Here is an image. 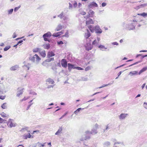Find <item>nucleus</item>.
Returning <instances> with one entry per match:
<instances>
[{"mask_svg":"<svg viewBox=\"0 0 147 147\" xmlns=\"http://www.w3.org/2000/svg\"><path fill=\"white\" fill-rule=\"evenodd\" d=\"M40 55L43 57H45L46 54L45 51H43L39 52Z\"/></svg>","mask_w":147,"mask_h":147,"instance_id":"obj_21","label":"nucleus"},{"mask_svg":"<svg viewBox=\"0 0 147 147\" xmlns=\"http://www.w3.org/2000/svg\"><path fill=\"white\" fill-rule=\"evenodd\" d=\"M110 144V143L109 142H107L104 144V147H108Z\"/></svg>","mask_w":147,"mask_h":147,"instance_id":"obj_30","label":"nucleus"},{"mask_svg":"<svg viewBox=\"0 0 147 147\" xmlns=\"http://www.w3.org/2000/svg\"><path fill=\"white\" fill-rule=\"evenodd\" d=\"M88 28L92 32H93L94 31V27L92 25H90L87 26Z\"/></svg>","mask_w":147,"mask_h":147,"instance_id":"obj_14","label":"nucleus"},{"mask_svg":"<svg viewBox=\"0 0 147 147\" xmlns=\"http://www.w3.org/2000/svg\"><path fill=\"white\" fill-rule=\"evenodd\" d=\"M80 14L82 15H84L86 14V13L84 11H82L80 13Z\"/></svg>","mask_w":147,"mask_h":147,"instance_id":"obj_49","label":"nucleus"},{"mask_svg":"<svg viewBox=\"0 0 147 147\" xmlns=\"http://www.w3.org/2000/svg\"><path fill=\"white\" fill-rule=\"evenodd\" d=\"M63 28V26L61 25V24L58 25L56 28L55 30L57 31H58L61 30Z\"/></svg>","mask_w":147,"mask_h":147,"instance_id":"obj_15","label":"nucleus"},{"mask_svg":"<svg viewBox=\"0 0 147 147\" xmlns=\"http://www.w3.org/2000/svg\"><path fill=\"white\" fill-rule=\"evenodd\" d=\"M121 144V142H115L114 143V145H116L117 144Z\"/></svg>","mask_w":147,"mask_h":147,"instance_id":"obj_59","label":"nucleus"},{"mask_svg":"<svg viewBox=\"0 0 147 147\" xmlns=\"http://www.w3.org/2000/svg\"><path fill=\"white\" fill-rule=\"evenodd\" d=\"M98 48H100V49H106V48H105L104 46H103L102 45H100L98 46Z\"/></svg>","mask_w":147,"mask_h":147,"instance_id":"obj_37","label":"nucleus"},{"mask_svg":"<svg viewBox=\"0 0 147 147\" xmlns=\"http://www.w3.org/2000/svg\"><path fill=\"white\" fill-rule=\"evenodd\" d=\"M147 57V55H144L142 56L141 57V59H142L143 58H144V57Z\"/></svg>","mask_w":147,"mask_h":147,"instance_id":"obj_52","label":"nucleus"},{"mask_svg":"<svg viewBox=\"0 0 147 147\" xmlns=\"http://www.w3.org/2000/svg\"><path fill=\"white\" fill-rule=\"evenodd\" d=\"M46 84L48 86L47 88H53L54 86V85H49V84H53L55 83L54 81L52 79L49 78L46 80Z\"/></svg>","mask_w":147,"mask_h":147,"instance_id":"obj_1","label":"nucleus"},{"mask_svg":"<svg viewBox=\"0 0 147 147\" xmlns=\"http://www.w3.org/2000/svg\"><path fill=\"white\" fill-rule=\"evenodd\" d=\"M44 47L45 49H48L50 48V46L49 44H47L44 45Z\"/></svg>","mask_w":147,"mask_h":147,"instance_id":"obj_25","label":"nucleus"},{"mask_svg":"<svg viewBox=\"0 0 147 147\" xmlns=\"http://www.w3.org/2000/svg\"><path fill=\"white\" fill-rule=\"evenodd\" d=\"M106 5V3H103L102 4V6L103 7L105 6Z\"/></svg>","mask_w":147,"mask_h":147,"instance_id":"obj_53","label":"nucleus"},{"mask_svg":"<svg viewBox=\"0 0 147 147\" xmlns=\"http://www.w3.org/2000/svg\"><path fill=\"white\" fill-rule=\"evenodd\" d=\"M94 30L97 33L100 34L102 32V30L98 26H96L94 27Z\"/></svg>","mask_w":147,"mask_h":147,"instance_id":"obj_7","label":"nucleus"},{"mask_svg":"<svg viewBox=\"0 0 147 147\" xmlns=\"http://www.w3.org/2000/svg\"><path fill=\"white\" fill-rule=\"evenodd\" d=\"M18 67V66L17 65H16L12 67L10 69L11 70H15L17 69Z\"/></svg>","mask_w":147,"mask_h":147,"instance_id":"obj_26","label":"nucleus"},{"mask_svg":"<svg viewBox=\"0 0 147 147\" xmlns=\"http://www.w3.org/2000/svg\"><path fill=\"white\" fill-rule=\"evenodd\" d=\"M85 47L86 50L88 51L91 50L92 48L90 42L87 43L85 45Z\"/></svg>","mask_w":147,"mask_h":147,"instance_id":"obj_5","label":"nucleus"},{"mask_svg":"<svg viewBox=\"0 0 147 147\" xmlns=\"http://www.w3.org/2000/svg\"><path fill=\"white\" fill-rule=\"evenodd\" d=\"M6 121L0 117V123H5Z\"/></svg>","mask_w":147,"mask_h":147,"instance_id":"obj_36","label":"nucleus"},{"mask_svg":"<svg viewBox=\"0 0 147 147\" xmlns=\"http://www.w3.org/2000/svg\"><path fill=\"white\" fill-rule=\"evenodd\" d=\"M113 45H118V44L117 42H114L113 43Z\"/></svg>","mask_w":147,"mask_h":147,"instance_id":"obj_55","label":"nucleus"},{"mask_svg":"<svg viewBox=\"0 0 147 147\" xmlns=\"http://www.w3.org/2000/svg\"><path fill=\"white\" fill-rule=\"evenodd\" d=\"M28 98H26L25 97H24L23 99L21 100L20 101V102H22L23 101L25 100L28 99Z\"/></svg>","mask_w":147,"mask_h":147,"instance_id":"obj_41","label":"nucleus"},{"mask_svg":"<svg viewBox=\"0 0 147 147\" xmlns=\"http://www.w3.org/2000/svg\"><path fill=\"white\" fill-rule=\"evenodd\" d=\"M0 115H1V117H5L7 116V115L6 113H5L3 112H2V113H1Z\"/></svg>","mask_w":147,"mask_h":147,"instance_id":"obj_29","label":"nucleus"},{"mask_svg":"<svg viewBox=\"0 0 147 147\" xmlns=\"http://www.w3.org/2000/svg\"><path fill=\"white\" fill-rule=\"evenodd\" d=\"M63 34L62 31H61L56 33H54L53 34V36L54 37H57Z\"/></svg>","mask_w":147,"mask_h":147,"instance_id":"obj_12","label":"nucleus"},{"mask_svg":"<svg viewBox=\"0 0 147 147\" xmlns=\"http://www.w3.org/2000/svg\"><path fill=\"white\" fill-rule=\"evenodd\" d=\"M147 51L145 50H141L140 51V52H146Z\"/></svg>","mask_w":147,"mask_h":147,"instance_id":"obj_63","label":"nucleus"},{"mask_svg":"<svg viewBox=\"0 0 147 147\" xmlns=\"http://www.w3.org/2000/svg\"><path fill=\"white\" fill-rule=\"evenodd\" d=\"M51 36V33L49 32H48L44 34L43 36V37L44 38V40L45 41H49L47 38H50Z\"/></svg>","mask_w":147,"mask_h":147,"instance_id":"obj_2","label":"nucleus"},{"mask_svg":"<svg viewBox=\"0 0 147 147\" xmlns=\"http://www.w3.org/2000/svg\"><path fill=\"white\" fill-rule=\"evenodd\" d=\"M90 138V137L89 136H86L85 138V140H87L88 139H89Z\"/></svg>","mask_w":147,"mask_h":147,"instance_id":"obj_56","label":"nucleus"},{"mask_svg":"<svg viewBox=\"0 0 147 147\" xmlns=\"http://www.w3.org/2000/svg\"><path fill=\"white\" fill-rule=\"evenodd\" d=\"M128 115L127 114H121L119 116V119H125Z\"/></svg>","mask_w":147,"mask_h":147,"instance_id":"obj_16","label":"nucleus"},{"mask_svg":"<svg viewBox=\"0 0 147 147\" xmlns=\"http://www.w3.org/2000/svg\"><path fill=\"white\" fill-rule=\"evenodd\" d=\"M31 105L32 104L30 105H29L28 106V107H27V109H26L27 110H28L29 109V108H30V106H31Z\"/></svg>","mask_w":147,"mask_h":147,"instance_id":"obj_60","label":"nucleus"},{"mask_svg":"<svg viewBox=\"0 0 147 147\" xmlns=\"http://www.w3.org/2000/svg\"><path fill=\"white\" fill-rule=\"evenodd\" d=\"M140 94H138V95L136 96V98H137V97H140Z\"/></svg>","mask_w":147,"mask_h":147,"instance_id":"obj_64","label":"nucleus"},{"mask_svg":"<svg viewBox=\"0 0 147 147\" xmlns=\"http://www.w3.org/2000/svg\"><path fill=\"white\" fill-rule=\"evenodd\" d=\"M87 33L85 34L84 36L86 38L88 39L90 36L91 34L88 29L87 30Z\"/></svg>","mask_w":147,"mask_h":147,"instance_id":"obj_17","label":"nucleus"},{"mask_svg":"<svg viewBox=\"0 0 147 147\" xmlns=\"http://www.w3.org/2000/svg\"><path fill=\"white\" fill-rule=\"evenodd\" d=\"M142 55L141 54H138V55H137V56H136V57L137 58L139 56H141V57H142Z\"/></svg>","mask_w":147,"mask_h":147,"instance_id":"obj_61","label":"nucleus"},{"mask_svg":"<svg viewBox=\"0 0 147 147\" xmlns=\"http://www.w3.org/2000/svg\"><path fill=\"white\" fill-rule=\"evenodd\" d=\"M5 97V96H0V99L2 100L4 99Z\"/></svg>","mask_w":147,"mask_h":147,"instance_id":"obj_44","label":"nucleus"},{"mask_svg":"<svg viewBox=\"0 0 147 147\" xmlns=\"http://www.w3.org/2000/svg\"><path fill=\"white\" fill-rule=\"evenodd\" d=\"M145 84H146L145 83H144L142 85V89H143L144 88V87L145 85Z\"/></svg>","mask_w":147,"mask_h":147,"instance_id":"obj_58","label":"nucleus"},{"mask_svg":"<svg viewBox=\"0 0 147 147\" xmlns=\"http://www.w3.org/2000/svg\"><path fill=\"white\" fill-rule=\"evenodd\" d=\"M12 121V119H9L8 121L7 124V125L10 127H12L15 126V124L14 123H13Z\"/></svg>","mask_w":147,"mask_h":147,"instance_id":"obj_9","label":"nucleus"},{"mask_svg":"<svg viewBox=\"0 0 147 147\" xmlns=\"http://www.w3.org/2000/svg\"><path fill=\"white\" fill-rule=\"evenodd\" d=\"M39 50V49L37 48H36L33 50V52L34 53H36L38 52Z\"/></svg>","mask_w":147,"mask_h":147,"instance_id":"obj_32","label":"nucleus"},{"mask_svg":"<svg viewBox=\"0 0 147 147\" xmlns=\"http://www.w3.org/2000/svg\"><path fill=\"white\" fill-rule=\"evenodd\" d=\"M24 89V88L21 89L20 88H18V90L16 95L17 97H19L21 95L23 94Z\"/></svg>","mask_w":147,"mask_h":147,"instance_id":"obj_6","label":"nucleus"},{"mask_svg":"<svg viewBox=\"0 0 147 147\" xmlns=\"http://www.w3.org/2000/svg\"><path fill=\"white\" fill-rule=\"evenodd\" d=\"M16 36H17L16 33L15 32L14 33L12 36V37L13 38H15L16 37Z\"/></svg>","mask_w":147,"mask_h":147,"instance_id":"obj_46","label":"nucleus"},{"mask_svg":"<svg viewBox=\"0 0 147 147\" xmlns=\"http://www.w3.org/2000/svg\"><path fill=\"white\" fill-rule=\"evenodd\" d=\"M137 15H138L141 16L143 17L147 16V13L144 12L141 14L138 13Z\"/></svg>","mask_w":147,"mask_h":147,"instance_id":"obj_28","label":"nucleus"},{"mask_svg":"<svg viewBox=\"0 0 147 147\" xmlns=\"http://www.w3.org/2000/svg\"><path fill=\"white\" fill-rule=\"evenodd\" d=\"M94 24V21L91 18H87L86 22V25L88 26L90 25V24Z\"/></svg>","mask_w":147,"mask_h":147,"instance_id":"obj_4","label":"nucleus"},{"mask_svg":"<svg viewBox=\"0 0 147 147\" xmlns=\"http://www.w3.org/2000/svg\"><path fill=\"white\" fill-rule=\"evenodd\" d=\"M84 109V108H79L74 112V113L76 114H77L80 112V110H83Z\"/></svg>","mask_w":147,"mask_h":147,"instance_id":"obj_24","label":"nucleus"},{"mask_svg":"<svg viewBox=\"0 0 147 147\" xmlns=\"http://www.w3.org/2000/svg\"><path fill=\"white\" fill-rule=\"evenodd\" d=\"M62 37H68L69 36V33L67 31L65 34L64 35H63Z\"/></svg>","mask_w":147,"mask_h":147,"instance_id":"obj_35","label":"nucleus"},{"mask_svg":"<svg viewBox=\"0 0 147 147\" xmlns=\"http://www.w3.org/2000/svg\"><path fill=\"white\" fill-rule=\"evenodd\" d=\"M75 69H77L79 70H84L83 68H82L80 67H76Z\"/></svg>","mask_w":147,"mask_h":147,"instance_id":"obj_38","label":"nucleus"},{"mask_svg":"<svg viewBox=\"0 0 147 147\" xmlns=\"http://www.w3.org/2000/svg\"><path fill=\"white\" fill-rule=\"evenodd\" d=\"M96 40H94L92 42V44L93 45H95L96 43Z\"/></svg>","mask_w":147,"mask_h":147,"instance_id":"obj_50","label":"nucleus"},{"mask_svg":"<svg viewBox=\"0 0 147 147\" xmlns=\"http://www.w3.org/2000/svg\"><path fill=\"white\" fill-rule=\"evenodd\" d=\"M54 59L53 58H51V59H47L46 60V61L47 62H49L51 61L52 60H53Z\"/></svg>","mask_w":147,"mask_h":147,"instance_id":"obj_43","label":"nucleus"},{"mask_svg":"<svg viewBox=\"0 0 147 147\" xmlns=\"http://www.w3.org/2000/svg\"><path fill=\"white\" fill-rule=\"evenodd\" d=\"M23 40H20V41H19L18 43V45L19 43H22V42H23Z\"/></svg>","mask_w":147,"mask_h":147,"instance_id":"obj_62","label":"nucleus"},{"mask_svg":"<svg viewBox=\"0 0 147 147\" xmlns=\"http://www.w3.org/2000/svg\"><path fill=\"white\" fill-rule=\"evenodd\" d=\"M13 11V9H11L10 10H9L8 11V13L9 14H11L12 13Z\"/></svg>","mask_w":147,"mask_h":147,"instance_id":"obj_40","label":"nucleus"},{"mask_svg":"<svg viewBox=\"0 0 147 147\" xmlns=\"http://www.w3.org/2000/svg\"><path fill=\"white\" fill-rule=\"evenodd\" d=\"M90 69V67L89 66H88L85 69V70L86 71H87L89 70Z\"/></svg>","mask_w":147,"mask_h":147,"instance_id":"obj_45","label":"nucleus"},{"mask_svg":"<svg viewBox=\"0 0 147 147\" xmlns=\"http://www.w3.org/2000/svg\"><path fill=\"white\" fill-rule=\"evenodd\" d=\"M57 43L58 45H62V44H63V42L62 41H59L57 42Z\"/></svg>","mask_w":147,"mask_h":147,"instance_id":"obj_42","label":"nucleus"},{"mask_svg":"<svg viewBox=\"0 0 147 147\" xmlns=\"http://www.w3.org/2000/svg\"><path fill=\"white\" fill-rule=\"evenodd\" d=\"M11 47L10 46H7L4 49V50L5 51H7Z\"/></svg>","mask_w":147,"mask_h":147,"instance_id":"obj_31","label":"nucleus"},{"mask_svg":"<svg viewBox=\"0 0 147 147\" xmlns=\"http://www.w3.org/2000/svg\"><path fill=\"white\" fill-rule=\"evenodd\" d=\"M90 132H91L90 131H86V133L87 134H90Z\"/></svg>","mask_w":147,"mask_h":147,"instance_id":"obj_57","label":"nucleus"},{"mask_svg":"<svg viewBox=\"0 0 147 147\" xmlns=\"http://www.w3.org/2000/svg\"><path fill=\"white\" fill-rule=\"evenodd\" d=\"M138 72L136 71H134L130 72V74H131L132 75L137 74H138Z\"/></svg>","mask_w":147,"mask_h":147,"instance_id":"obj_33","label":"nucleus"},{"mask_svg":"<svg viewBox=\"0 0 147 147\" xmlns=\"http://www.w3.org/2000/svg\"><path fill=\"white\" fill-rule=\"evenodd\" d=\"M68 70L69 71H71L72 69H75L76 67H74V65H73L70 63H68Z\"/></svg>","mask_w":147,"mask_h":147,"instance_id":"obj_13","label":"nucleus"},{"mask_svg":"<svg viewBox=\"0 0 147 147\" xmlns=\"http://www.w3.org/2000/svg\"><path fill=\"white\" fill-rule=\"evenodd\" d=\"M67 114V113H65L64 115H62V117L59 118V119H62V118H63Z\"/></svg>","mask_w":147,"mask_h":147,"instance_id":"obj_54","label":"nucleus"},{"mask_svg":"<svg viewBox=\"0 0 147 147\" xmlns=\"http://www.w3.org/2000/svg\"><path fill=\"white\" fill-rule=\"evenodd\" d=\"M55 55V54L53 52H49L48 53L47 57H49L53 56Z\"/></svg>","mask_w":147,"mask_h":147,"instance_id":"obj_19","label":"nucleus"},{"mask_svg":"<svg viewBox=\"0 0 147 147\" xmlns=\"http://www.w3.org/2000/svg\"><path fill=\"white\" fill-rule=\"evenodd\" d=\"M67 61L66 60L64 59H63L61 60V65L62 66L65 68L67 67Z\"/></svg>","mask_w":147,"mask_h":147,"instance_id":"obj_8","label":"nucleus"},{"mask_svg":"<svg viewBox=\"0 0 147 147\" xmlns=\"http://www.w3.org/2000/svg\"><path fill=\"white\" fill-rule=\"evenodd\" d=\"M32 136L30 133H28V134H25L23 136V139H27L28 138H30Z\"/></svg>","mask_w":147,"mask_h":147,"instance_id":"obj_18","label":"nucleus"},{"mask_svg":"<svg viewBox=\"0 0 147 147\" xmlns=\"http://www.w3.org/2000/svg\"><path fill=\"white\" fill-rule=\"evenodd\" d=\"M108 85H109V84H105V85H103L102 86H100V87H99L98 88H102V87H105V86H107Z\"/></svg>","mask_w":147,"mask_h":147,"instance_id":"obj_51","label":"nucleus"},{"mask_svg":"<svg viewBox=\"0 0 147 147\" xmlns=\"http://www.w3.org/2000/svg\"><path fill=\"white\" fill-rule=\"evenodd\" d=\"M62 130V127H60L58 131L56 132L55 134L56 135H59L61 133Z\"/></svg>","mask_w":147,"mask_h":147,"instance_id":"obj_20","label":"nucleus"},{"mask_svg":"<svg viewBox=\"0 0 147 147\" xmlns=\"http://www.w3.org/2000/svg\"><path fill=\"white\" fill-rule=\"evenodd\" d=\"M35 59H36V61H39L41 59L36 54H35L30 59L33 62H34L35 61Z\"/></svg>","mask_w":147,"mask_h":147,"instance_id":"obj_3","label":"nucleus"},{"mask_svg":"<svg viewBox=\"0 0 147 147\" xmlns=\"http://www.w3.org/2000/svg\"><path fill=\"white\" fill-rule=\"evenodd\" d=\"M98 6V5L94 2L90 3L88 5V7L89 8H92L93 7H97Z\"/></svg>","mask_w":147,"mask_h":147,"instance_id":"obj_10","label":"nucleus"},{"mask_svg":"<svg viewBox=\"0 0 147 147\" xmlns=\"http://www.w3.org/2000/svg\"><path fill=\"white\" fill-rule=\"evenodd\" d=\"M97 133V131L95 129H92L90 132V134H95Z\"/></svg>","mask_w":147,"mask_h":147,"instance_id":"obj_27","label":"nucleus"},{"mask_svg":"<svg viewBox=\"0 0 147 147\" xmlns=\"http://www.w3.org/2000/svg\"><path fill=\"white\" fill-rule=\"evenodd\" d=\"M58 17L60 18L61 19L62 18L64 17L63 13L62 12L60 15L58 16Z\"/></svg>","mask_w":147,"mask_h":147,"instance_id":"obj_34","label":"nucleus"},{"mask_svg":"<svg viewBox=\"0 0 147 147\" xmlns=\"http://www.w3.org/2000/svg\"><path fill=\"white\" fill-rule=\"evenodd\" d=\"M144 106L145 108L147 109V103L144 102Z\"/></svg>","mask_w":147,"mask_h":147,"instance_id":"obj_47","label":"nucleus"},{"mask_svg":"<svg viewBox=\"0 0 147 147\" xmlns=\"http://www.w3.org/2000/svg\"><path fill=\"white\" fill-rule=\"evenodd\" d=\"M20 5L18 7H15L14 8V11H16L20 8Z\"/></svg>","mask_w":147,"mask_h":147,"instance_id":"obj_39","label":"nucleus"},{"mask_svg":"<svg viewBox=\"0 0 147 147\" xmlns=\"http://www.w3.org/2000/svg\"><path fill=\"white\" fill-rule=\"evenodd\" d=\"M1 108L3 109H6L7 107V104L6 102L3 103L1 106Z\"/></svg>","mask_w":147,"mask_h":147,"instance_id":"obj_23","label":"nucleus"},{"mask_svg":"<svg viewBox=\"0 0 147 147\" xmlns=\"http://www.w3.org/2000/svg\"><path fill=\"white\" fill-rule=\"evenodd\" d=\"M77 5V3L76 2H75L73 4V6L74 7H76Z\"/></svg>","mask_w":147,"mask_h":147,"instance_id":"obj_48","label":"nucleus"},{"mask_svg":"<svg viewBox=\"0 0 147 147\" xmlns=\"http://www.w3.org/2000/svg\"><path fill=\"white\" fill-rule=\"evenodd\" d=\"M147 70V67H144L139 72V74H140L142 72L145 71Z\"/></svg>","mask_w":147,"mask_h":147,"instance_id":"obj_22","label":"nucleus"},{"mask_svg":"<svg viewBox=\"0 0 147 147\" xmlns=\"http://www.w3.org/2000/svg\"><path fill=\"white\" fill-rule=\"evenodd\" d=\"M94 12L92 10H90L88 12V15L87 17H93L94 16Z\"/></svg>","mask_w":147,"mask_h":147,"instance_id":"obj_11","label":"nucleus"}]
</instances>
